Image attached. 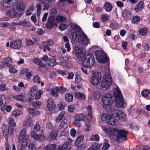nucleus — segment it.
Here are the masks:
<instances>
[{
  "label": "nucleus",
  "instance_id": "nucleus-23",
  "mask_svg": "<svg viewBox=\"0 0 150 150\" xmlns=\"http://www.w3.org/2000/svg\"><path fill=\"white\" fill-rule=\"evenodd\" d=\"M38 88L36 85H33L30 90L29 92V94L31 97H33L37 93Z\"/></svg>",
  "mask_w": 150,
  "mask_h": 150
},
{
  "label": "nucleus",
  "instance_id": "nucleus-49",
  "mask_svg": "<svg viewBox=\"0 0 150 150\" xmlns=\"http://www.w3.org/2000/svg\"><path fill=\"white\" fill-rule=\"evenodd\" d=\"M41 103L39 101H36L33 103V106L36 108H39L41 105Z\"/></svg>",
  "mask_w": 150,
  "mask_h": 150
},
{
  "label": "nucleus",
  "instance_id": "nucleus-33",
  "mask_svg": "<svg viewBox=\"0 0 150 150\" xmlns=\"http://www.w3.org/2000/svg\"><path fill=\"white\" fill-rule=\"evenodd\" d=\"M33 120L31 119H27L23 124V125L25 127H28L33 125Z\"/></svg>",
  "mask_w": 150,
  "mask_h": 150
},
{
  "label": "nucleus",
  "instance_id": "nucleus-9",
  "mask_svg": "<svg viewBox=\"0 0 150 150\" xmlns=\"http://www.w3.org/2000/svg\"><path fill=\"white\" fill-rule=\"evenodd\" d=\"M83 64L84 66L88 68L92 67L94 65L95 62L94 58L92 55H87L85 56Z\"/></svg>",
  "mask_w": 150,
  "mask_h": 150
},
{
  "label": "nucleus",
  "instance_id": "nucleus-39",
  "mask_svg": "<svg viewBox=\"0 0 150 150\" xmlns=\"http://www.w3.org/2000/svg\"><path fill=\"white\" fill-rule=\"evenodd\" d=\"M28 148L30 150H35L36 146L35 142L29 143L28 145Z\"/></svg>",
  "mask_w": 150,
  "mask_h": 150
},
{
  "label": "nucleus",
  "instance_id": "nucleus-36",
  "mask_svg": "<svg viewBox=\"0 0 150 150\" xmlns=\"http://www.w3.org/2000/svg\"><path fill=\"white\" fill-rule=\"evenodd\" d=\"M114 116H113V115H111L110 116V119L109 120L108 122L107 123L109 124L110 125H114L115 124L116 122V120L115 119Z\"/></svg>",
  "mask_w": 150,
  "mask_h": 150
},
{
  "label": "nucleus",
  "instance_id": "nucleus-58",
  "mask_svg": "<svg viewBox=\"0 0 150 150\" xmlns=\"http://www.w3.org/2000/svg\"><path fill=\"white\" fill-rule=\"evenodd\" d=\"M33 62L38 65H40L42 64L41 60L38 58H34L33 60Z\"/></svg>",
  "mask_w": 150,
  "mask_h": 150
},
{
  "label": "nucleus",
  "instance_id": "nucleus-64",
  "mask_svg": "<svg viewBox=\"0 0 150 150\" xmlns=\"http://www.w3.org/2000/svg\"><path fill=\"white\" fill-rule=\"evenodd\" d=\"M49 91L51 94L53 96L55 97H57L58 96V94L57 92H55L52 89H49Z\"/></svg>",
  "mask_w": 150,
  "mask_h": 150
},
{
  "label": "nucleus",
  "instance_id": "nucleus-35",
  "mask_svg": "<svg viewBox=\"0 0 150 150\" xmlns=\"http://www.w3.org/2000/svg\"><path fill=\"white\" fill-rule=\"evenodd\" d=\"M84 138V136L83 135H81L79 137L75 142L74 146H76L80 143L82 142Z\"/></svg>",
  "mask_w": 150,
  "mask_h": 150
},
{
  "label": "nucleus",
  "instance_id": "nucleus-18",
  "mask_svg": "<svg viewBox=\"0 0 150 150\" xmlns=\"http://www.w3.org/2000/svg\"><path fill=\"white\" fill-rule=\"evenodd\" d=\"M25 4L23 2L20 1L17 3L16 6V10L19 12L23 11L25 8Z\"/></svg>",
  "mask_w": 150,
  "mask_h": 150
},
{
  "label": "nucleus",
  "instance_id": "nucleus-53",
  "mask_svg": "<svg viewBox=\"0 0 150 150\" xmlns=\"http://www.w3.org/2000/svg\"><path fill=\"white\" fill-rule=\"evenodd\" d=\"M11 113L13 115L17 116L21 114V112L20 111L15 110H13Z\"/></svg>",
  "mask_w": 150,
  "mask_h": 150
},
{
  "label": "nucleus",
  "instance_id": "nucleus-10",
  "mask_svg": "<svg viewBox=\"0 0 150 150\" xmlns=\"http://www.w3.org/2000/svg\"><path fill=\"white\" fill-rule=\"evenodd\" d=\"M26 129L24 128L22 129L19 135L18 139L21 140L22 143L27 144L29 137V135L26 134Z\"/></svg>",
  "mask_w": 150,
  "mask_h": 150
},
{
  "label": "nucleus",
  "instance_id": "nucleus-40",
  "mask_svg": "<svg viewBox=\"0 0 150 150\" xmlns=\"http://www.w3.org/2000/svg\"><path fill=\"white\" fill-rule=\"evenodd\" d=\"M99 136L97 134L92 135L90 138V140L92 141L98 142L99 141Z\"/></svg>",
  "mask_w": 150,
  "mask_h": 150
},
{
  "label": "nucleus",
  "instance_id": "nucleus-51",
  "mask_svg": "<svg viewBox=\"0 0 150 150\" xmlns=\"http://www.w3.org/2000/svg\"><path fill=\"white\" fill-rule=\"evenodd\" d=\"M87 110L88 111V115L91 118H92V108L91 106L90 105L88 106L87 108Z\"/></svg>",
  "mask_w": 150,
  "mask_h": 150
},
{
  "label": "nucleus",
  "instance_id": "nucleus-47",
  "mask_svg": "<svg viewBox=\"0 0 150 150\" xmlns=\"http://www.w3.org/2000/svg\"><path fill=\"white\" fill-rule=\"evenodd\" d=\"M150 94V92L148 90L146 89L143 90L141 92V94L144 97H147Z\"/></svg>",
  "mask_w": 150,
  "mask_h": 150
},
{
  "label": "nucleus",
  "instance_id": "nucleus-1",
  "mask_svg": "<svg viewBox=\"0 0 150 150\" xmlns=\"http://www.w3.org/2000/svg\"><path fill=\"white\" fill-rule=\"evenodd\" d=\"M74 29L71 30L72 39L75 40L78 38V40L83 46H86L89 42V40L86 35L81 30L79 29V27L76 24L71 26Z\"/></svg>",
  "mask_w": 150,
  "mask_h": 150
},
{
  "label": "nucleus",
  "instance_id": "nucleus-32",
  "mask_svg": "<svg viewBox=\"0 0 150 150\" xmlns=\"http://www.w3.org/2000/svg\"><path fill=\"white\" fill-rule=\"evenodd\" d=\"M65 100L69 102H71L73 99V96L70 93H66L65 95Z\"/></svg>",
  "mask_w": 150,
  "mask_h": 150
},
{
  "label": "nucleus",
  "instance_id": "nucleus-7",
  "mask_svg": "<svg viewBox=\"0 0 150 150\" xmlns=\"http://www.w3.org/2000/svg\"><path fill=\"white\" fill-rule=\"evenodd\" d=\"M101 74L98 72L93 73L90 79V82L93 85L97 86L99 84L101 79Z\"/></svg>",
  "mask_w": 150,
  "mask_h": 150
},
{
  "label": "nucleus",
  "instance_id": "nucleus-12",
  "mask_svg": "<svg viewBox=\"0 0 150 150\" xmlns=\"http://www.w3.org/2000/svg\"><path fill=\"white\" fill-rule=\"evenodd\" d=\"M22 41L18 39L10 42V47L13 50H19L22 47Z\"/></svg>",
  "mask_w": 150,
  "mask_h": 150
},
{
  "label": "nucleus",
  "instance_id": "nucleus-29",
  "mask_svg": "<svg viewBox=\"0 0 150 150\" xmlns=\"http://www.w3.org/2000/svg\"><path fill=\"white\" fill-rule=\"evenodd\" d=\"M104 8L107 12H109L112 9V5L110 3L106 2L104 4Z\"/></svg>",
  "mask_w": 150,
  "mask_h": 150
},
{
  "label": "nucleus",
  "instance_id": "nucleus-34",
  "mask_svg": "<svg viewBox=\"0 0 150 150\" xmlns=\"http://www.w3.org/2000/svg\"><path fill=\"white\" fill-rule=\"evenodd\" d=\"M75 96L76 98L81 100H84L85 98V95L82 93L77 92L75 94Z\"/></svg>",
  "mask_w": 150,
  "mask_h": 150
},
{
  "label": "nucleus",
  "instance_id": "nucleus-19",
  "mask_svg": "<svg viewBox=\"0 0 150 150\" xmlns=\"http://www.w3.org/2000/svg\"><path fill=\"white\" fill-rule=\"evenodd\" d=\"M58 135V130L55 129L52 131L50 135L47 139V140L50 141L52 140L55 139H56Z\"/></svg>",
  "mask_w": 150,
  "mask_h": 150
},
{
  "label": "nucleus",
  "instance_id": "nucleus-4",
  "mask_svg": "<svg viewBox=\"0 0 150 150\" xmlns=\"http://www.w3.org/2000/svg\"><path fill=\"white\" fill-rule=\"evenodd\" d=\"M112 95L110 93L105 94L102 96V101L104 105V107L108 108L109 110H110L112 108Z\"/></svg>",
  "mask_w": 150,
  "mask_h": 150
},
{
  "label": "nucleus",
  "instance_id": "nucleus-44",
  "mask_svg": "<svg viewBox=\"0 0 150 150\" xmlns=\"http://www.w3.org/2000/svg\"><path fill=\"white\" fill-rule=\"evenodd\" d=\"M56 147V146L54 144H49L46 146L45 148L47 150H54Z\"/></svg>",
  "mask_w": 150,
  "mask_h": 150
},
{
  "label": "nucleus",
  "instance_id": "nucleus-15",
  "mask_svg": "<svg viewBox=\"0 0 150 150\" xmlns=\"http://www.w3.org/2000/svg\"><path fill=\"white\" fill-rule=\"evenodd\" d=\"M56 25L57 24L52 18H49L45 24L46 27L48 29H51Z\"/></svg>",
  "mask_w": 150,
  "mask_h": 150
},
{
  "label": "nucleus",
  "instance_id": "nucleus-61",
  "mask_svg": "<svg viewBox=\"0 0 150 150\" xmlns=\"http://www.w3.org/2000/svg\"><path fill=\"white\" fill-rule=\"evenodd\" d=\"M34 44V42L31 40H28L25 42V45L26 46H28L30 45H33Z\"/></svg>",
  "mask_w": 150,
  "mask_h": 150
},
{
  "label": "nucleus",
  "instance_id": "nucleus-45",
  "mask_svg": "<svg viewBox=\"0 0 150 150\" xmlns=\"http://www.w3.org/2000/svg\"><path fill=\"white\" fill-rule=\"evenodd\" d=\"M9 65L8 67L9 68V71L11 73H15L17 72V70L11 64Z\"/></svg>",
  "mask_w": 150,
  "mask_h": 150
},
{
  "label": "nucleus",
  "instance_id": "nucleus-11",
  "mask_svg": "<svg viewBox=\"0 0 150 150\" xmlns=\"http://www.w3.org/2000/svg\"><path fill=\"white\" fill-rule=\"evenodd\" d=\"M111 113L113 114V116L118 118L120 121L126 120V115L124 112L118 110H115L112 111Z\"/></svg>",
  "mask_w": 150,
  "mask_h": 150
},
{
  "label": "nucleus",
  "instance_id": "nucleus-13",
  "mask_svg": "<svg viewBox=\"0 0 150 150\" xmlns=\"http://www.w3.org/2000/svg\"><path fill=\"white\" fill-rule=\"evenodd\" d=\"M18 0H5L1 3V5L6 7H11L13 6Z\"/></svg>",
  "mask_w": 150,
  "mask_h": 150
},
{
  "label": "nucleus",
  "instance_id": "nucleus-25",
  "mask_svg": "<svg viewBox=\"0 0 150 150\" xmlns=\"http://www.w3.org/2000/svg\"><path fill=\"white\" fill-rule=\"evenodd\" d=\"M111 115L109 113H104L103 114L101 117L102 120L105 123H107Z\"/></svg>",
  "mask_w": 150,
  "mask_h": 150
},
{
  "label": "nucleus",
  "instance_id": "nucleus-31",
  "mask_svg": "<svg viewBox=\"0 0 150 150\" xmlns=\"http://www.w3.org/2000/svg\"><path fill=\"white\" fill-rule=\"evenodd\" d=\"M65 114V112L64 111L62 112L57 117L56 122H59L64 117Z\"/></svg>",
  "mask_w": 150,
  "mask_h": 150
},
{
  "label": "nucleus",
  "instance_id": "nucleus-60",
  "mask_svg": "<svg viewBox=\"0 0 150 150\" xmlns=\"http://www.w3.org/2000/svg\"><path fill=\"white\" fill-rule=\"evenodd\" d=\"M75 109V107L72 105L68 106V111L70 112H73Z\"/></svg>",
  "mask_w": 150,
  "mask_h": 150
},
{
  "label": "nucleus",
  "instance_id": "nucleus-48",
  "mask_svg": "<svg viewBox=\"0 0 150 150\" xmlns=\"http://www.w3.org/2000/svg\"><path fill=\"white\" fill-rule=\"evenodd\" d=\"M23 72L27 74L26 77L28 79H30L32 76L31 73L30 71H28V70L26 69H24L23 70Z\"/></svg>",
  "mask_w": 150,
  "mask_h": 150
},
{
  "label": "nucleus",
  "instance_id": "nucleus-52",
  "mask_svg": "<svg viewBox=\"0 0 150 150\" xmlns=\"http://www.w3.org/2000/svg\"><path fill=\"white\" fill-rule=\"evenodd\" d=\"M103 22H106L109 19V16L107 14L102 15L101 16Z\"/></svg>",
  "mask_w": 150,
  "mask_h": 150
},
{
  "label": "nucleus",
  "instance_id": "nucleus-41",
  "mask_svg": "<svg viewBox=\"0 0 150 150\" xmlns=\"http://www.w3.org/2000/svg\"><path fill=\"white\" fill-rule=\"evenodd\" d=\"M9 89L8 87H6V84L1 83L0 84V91H7Z\"/></svg>",
  "mask_w": 150,
  "mask_h": 150
},
{
  "label": "nucleus",
  "instance_id": "nucleus-46",
  "mask_svg": "<svg viewBox=\"0 0 150 150\" xmlns=\"http://www.w3.org/2000/svg\"><path fill=\"white\" fill-rule=\"evenodd\" d=\"M81 77L79 73L77 72L76 75L75 82L77 83H79L81 81Z\"/></svg>",
  "mask_w": 150,
  "mask_h": 150
},
{
  "label": "nucleus",
  "instance_id": "nucleus-21",
  "mask_svg": "<svg viewBox=\"0 0 150 150\" xmlns=\"http://www.w3.org/2000/svg\"><path fill=\"white\" fill-rule=\"evenodd\" d=\"M70 124V121L68 118L64 119L62 121L59 126V127H61V129L62 127L63 128V129L66 128Z\"/></svg>",
  "mask_w": 150,
  "mask_h": 150
},
{
  "label": "nucleus",
  "instance_id": "nucleus-26",
  "mask_svg": "<svg viewBox=\"0 0 150 150\" xmlns=\"http://www.w3.org/2000/svg\"><path fill=\"white\" fill-rule=\"evenodd\" d=\"M54 43V41L52 40H49L47 41L43 42L40 45L42 47H47L52 45Z\"/></svg>",
  "mask_w": 150,
  "mask_h": 150
},
{
  "label": "nucleus",
  "instance_id": "nucleus-3",
  "mask_svg": "<svg viewBox=\"0 0 150 150\" xmlns=\"http://www.w3.org/2000/svg\"><path fill=\"white\" fill-rule=\"evenodd\" d=\"M113 95L115 98L116 106L118 108H125L127 104L125 102L120 90L118 88L113 90Z\"/></svg>",
  "mask_w": 150,
  "mask_h": 150
},
{
  "label": "nucleus",
  "instance_id": "nucleus-57",
  "mask_svg": "<svg viewBox=\"0 0 150 150\" xmlns=\"http://www.w3.org/2000/svg\"><path fill=\"white\" fill-rule=\"evenodd\" d=\"M65 104L63 102L59 103L58 105L59 109L61 110H63L65 106Z\"/></svg>",
  "mask_w": 150,
  "mask_h": 150
},
{
  "label": "nucleus",
  "instance_id": "nucleus-63",
  "mask_svg": "<svg viewBox=\"0 0 150 150\" xmlns=\"http://www.w3.org/2000/svg\"><path fill=\"white\" fill-rule=\"evenodd\" d=\"M10 26V23H8L6 22L1 23L0 25V26L1 28H4L5 27H8Z\"/></svg>",
  "mask_w": 150,
  "mask_h": 150
},
{
  "label": "nucleus",
  "instance_id": "nucleus-28",
  "mask_svg": "<svg viewBox=\"0 0 150 150\" xmlns=\"http://www.w3.org/2000/svg\"><path fill=\"white\" fill-rule=\"evenodd\" d=\"M40 77L37 75H36L33 77V81L34 83H37L39 84L40 83L42 86L44 85V83L42 81H40Z\"/></svg>",
  "mask_w": 150,
  "mask_h": 150
},
{
  "label": "nucleus",
  "instance_id": "nucleus-6",
  "mask_svg": "<svg viewBox=\"0 0 150 150\" xmlns=\"http://www.w3.org/2000/svg\"><path fill=\"white\" fill-rule=\"evenodd\" d=\"M112 82L111 76L109 73H106L103 76L101 82V86L106 88L110 86Z\"/></svg>",
  "mask_w": 150,
  "mask_h": 150
},
{
  "label": "nucleus",
  "instance_id": "nucleus-54",
  "mask_svg": "<svg viewBox=\"0 0 150 150\" xmlns=\"http://www.w3.org/2000/svg\"><path fill=\"white\" fill-rule=\"evenodd\" d=\"M140 20V17L138 16H134L132 19V23H135L136 22H139Z\"/></svg>",
  "mask_w": 150,
  "mask_h": 150
},
{
  "label": "nucleus",
  "instance_id": "nucleus-50",
  "mask_svg": "<svg viewBox=\"0 0 150 150\" xmlns=\"http://www.w3.org/2000/svg\"><path fill=\"white\" fill-rule=\"evenodd\" d=\"M147 31V29L146 28H143L141 29L139 31L140 34L142 35H145Z\"/></svg>",
  "mask_w": 150,
  "mask_h": 150
},
{
  "label": "nucleus",
  "instance_id": "nucleus-22",
  "mask_svg": "<svg viewBox=\"0 0 150 150\" xmlns=\"http://www.w3.org/2000/svg\"><path fill=\"white\" fill-rule=\"evenodd\" d=\"M144 4L143 1L139 2L134 7V10L136 12H138L142 10L144 8Z\"/></svg>",
  "mask_w": 150,
  "mask_h": 150
},
{
  "label": "nucleus",
  "instance_id": "nucleus-62",
  "mask_svg": "<svg viewBox=\"0 0 150 150\" xmlns=\"http://www.w3.org/2000/svg\"><path fill=\"white\" fill-rule=\"evenodd\" d=\"M27 144L24 143H22L21 145L18 149V150H25V149L27 146Z\"/></svg>",
  "mask_w": 150,
  "mask_h": 150
},
{
  "label": "nucleus",
  "instance_id": "nucleus-38",
  "mask_svg": "<svg viewBox=\"0 0 150 150\" xmlns=\"http://www.w3.org/2000/svg\"><path fill=\"white\" fill-rule=\"evenodd\" d=\"M8 124L9 126L12 127H14L16 126V123L14 121V119L12 117H9L8 118Z\"/></svg>",
  "mask_w": 150,
  "mask_h": 150
},
{
  "label": "nucleus",
  "instance_id": "nucleus-24",
  "mask_svg": "<svg viewBox=\"0 0 150 150\" xmlns=\"http://www.w3.org/2000/svg\"><path fill=\"white\" fill-rule=\"evenodd\" d=\"M27 110L30 115H31L33 117L38 115L39 113V111L33 109L32 108H28Z\"/></svg>",
  "mask_w": 150,
  "mask_h": 150
},
{
  "label": "nucleus",
  "instance_id": "nucleus-56",
  "mask_svg": "<svg viewBox=\"0 0 150 150\" xmlns=\"http://www.w3.org/2000/svg\"><path fill=\"white\" fill-rule=\"evenodd\" d=\"M56 20L57 21L62 22L66 20V18L64 16H59L57 17Z\"/></svg>",
  "mask_w": 150,
  "mask_h": 150
},
{
  "label": "nucleus",
  "instance_id": "nucleus-5",
  "mask_svg": "<svg viewBox=\"0 0 150 150\" xmlns=\"http://www.w3.org/2000/svg\"><path fill=\"white\" fill-rule=\"evenodd\" d=\"M94 53L96 59L100 63H105L109 59L107 55L102 50L96 51Z\"/></svg>",
  "mask_w": 150,
  "mask_h": 150
},
{
  "label": "nucleus",
  "instance_id": "nucleus-27",
  "mask_svg": "<svg viewBox=\"0 0 150 150\" xmlns=\"http://www.w3.org/2000/svg\"><path fill=\"white\" fill-rule=\"evenodd\" d=\"M13 98L17 100L23 102H25L27 100V99L26 97L22 95L15 96H14Z\"/></svg>",
  "mask_w": 150,
  "mask_h": 150
},
{
  "label": "nucleus",
  "instance_id": "nucleus-14",
  "mask_svg": "<svg viewBox=\"0 0 150 150\" xmlns=\"http://www.w3.org/2000/svg\"><path fill=\"white\" fill-rule=\"evenodd\" d=\"M6 15L11 18H15L19 16V14L14 8H12L7 11L6 12Z\"/></svg>",
  "mask_w": 150,
  "mask_h": 150
},
{
  "label": "nucleus",
  "instance_id": "nucleus-59",
  "mask_svg": "<svg viewBox=\"0 0 150 150\" xmlns=\"http://www.w3.org/2000/svg\"><path fill=\"white\" fill-rule=\"evenodd\" d=\"M48 62L50 63V64L52 66H54L56 64V62L55 60L53 59L50 58Z\"/></svg>",
  "mask_w": 150,
  "mask_h": 150
},
{
  "label": "nucleus",
  "instance_id": "nucleus-42",
  "mask_svg": "<svg viewBox=\"0 0 150 150\" xmlns=\"http://www.w3.org/2000/svg\"><path fill=\"white\" fill-rule=\"evenodd\" d=\"M93 98L96 100H98L100 97V94L98 91L94 92L93 93Z\"/></svg>",
  "mask_w": 150,
  "mask_h": 150
},
{
  "label": "nucleus",
  "instance_id": "nucleus-2",
  "mask_svg": "<svg viewBox=\"0 0 150 150\" xmlns=\"http://www.w3.org/2000/svg\"><path fill=\"white\" fill-rule=\"evenodd\" d=\"M101 127L105 132L112 134L113 138L118 141H123L126 139V134L127 132L125 130L114 128H108L103 126Z\"/></svg>",
  "mask_w": 150,
  "mask_h": 150
},
{
  "label": "nucleus",
  "instance_id": "nucleus-17",
  "mask_svg": "<svg viewBox=\"0 0 150 150\" xmlns=\"http://www.w3.org/2000/svg\"><path fill=\"white\" fill-rule=\"evenodd\" d=\"M31 136L35 140H38L42 141L45 139V136L43 135H38L35 131H32L31 133Z\"/></svg>",
  "mask_w": 150,
  "mask_h": 150
},
{
  "label": "nucleus",
  "instance_id": "nucleus-8",
  "mask_svg": "<svg viewBox=\"0 0 150 150\" xmlns=\"http://www.w3.org/2000/svg\"><path fill=\"white\" fill-rule=\"evenodd\" d=\"M75 50L78 59L80 61H82L86 56L85 49L82 47H79L77 46L75 47Z\"/></svg>",
  "mask_w": 150,
  "mask_h": 150
},
{
  "label": "nucleus",
  "instance_id": "nucleus-55",
  "mask_svg": "<svg viewBox=\"0 0 150 150\" xmlns=\"http://www.w3.org/2000/svg\"><path fill=\"white\" fill-rule=\"evenodd\" d=\"M73 124L78 127L81 126V121L75 118V120L73 122Z\"/></svg>",
  "mask_w": 150,
  "mask_h": 150
},
{
  "label": "nucleus",
  "instance_id": "nucleus-30",
  "mask_svg": "<svg viewBox=\"0 0 150 150\" xmlns=\"http://www.w3.org/2000/svg\"><path fill=\"white\" fill-rule=\"evenodd\" d=\"M68 59L69 57L67 56H64L61 57L60 58V62H59V64L62 66Z\"/></svg>",
  "mask_w": 150,
  "mask_h": 150
},
{
  "label": "nucleus",
  "instance_id": "nucleus-43",
  "mask_svg": "<svg viewBox=\"0 0 150 150\" xmlns=\"http://www.w3.org/2000/svg\"><path fill=\"white\" fill-rule=\"evenodd\" d=\"M20 25L25 27H29L30 26V24L28 21H20Z\"/></svg>",
  "mask_w": 150,
  "mask_h": 150
},
{
  "label": "nucleus",
  "instance_id": "nucleus-16",
  "mask_svg": "<svg viewBox=\"0 0 150 150\" xmlns=\"http://www.w3.org/2000/svg\"><path fill=\"white\" fill-rule=\"evenodd\" d=\"M47 109L50 111L54 109L56 107L55 103L51 98H50L47 100Z\"/></svg>",
  "mask_w": 150,
  "mask_h": 150
},
{
  "label": "nucleus",
  "instance_id": "nucleus-37",
  "mask_svg": "<svg viewBox=\"0 0 150 150\" xmlns=\"http://www.w3.org/2000/svg\"><path fill=\"white\" fill-rule=\"evenodd\" d=\"M1 129L3 133L6 135L8 133V127L5 125H2Z\"/></svg>",
  "mask_w": 150,
  "mask_h": 150
},
{
  "label": "nucleus",
  "instance_id": "nucleus-20",
  "mask_svg": "<svg viewBox=\"0 0 150 150\" xmlns=\"http://www.w3.org/2000/svg\"><path fill=\"white\" fill-rule=\"evenodd\" d=\"M75 118L80 121H82L83 120H87V122H86V124H85V125L86 126H87L88 125L87 123V122L89 123L88 120L85 114L81 113L77 115H76Z\"/></svg>",
  "mask_w": 150,
  "mask_h": 150
}]
</instances>
